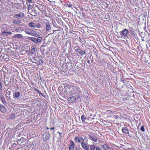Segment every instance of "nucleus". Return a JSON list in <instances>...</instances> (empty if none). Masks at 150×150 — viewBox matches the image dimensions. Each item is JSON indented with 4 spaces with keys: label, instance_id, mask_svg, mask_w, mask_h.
Segmentation results:
<instances>
[{
    "label": "nucleus",
    "instance_id": "46",
    "mask_svg": "<svg viewBox=\"0 0 150 150\" xmlns=\"http://www.w3.org/2000/svg\"><path fill=\"white\" fill-rule=\"evenodd\" d=\"M71 6H68V7H71Z\"/></svg>",
    "mask_w": 150,
    "mask_h": 150
},
{
    "label": "nucleus",
    "instance_id": "21",
    "mask_svg": "<svg viewBox=\"0 0 150 150\" xmlns=\"http://www.w3.org/2000/svg\"><path fill=\"white\" fill-rule=\"evenodd\" d=\"M21 23V21L20 19L16 20L13 21V23L15 24H19Z\"/></svg>",
    "mask_w": 150,
    "mask_h": 150
},
{
    "label": "nucleus",
    "instance_id": "11",
    "mask_svg": "<svg viewBox=\"0 0 150 150\" xmlns=\"http://www.w3.org/2000/svg\"><path fill=\"white\" fill-rule=\"evenodd\" d=\"M76 100V98L74 96L71 97L67 99V101L69 103H73Z\"/></svg>",
    "mask_w": 150,
    "mask_h": 150
},
{
    "label": "nucleus",
    "instance_id": "33",
    "mask_svg": "<svg viewBox=\"0 0 150 150\" xmlns=\"http://www.w3.org/2000/svg\"><path fill=\"white\" fill-rule=\"evenodd\" d=\"M26 3L28 4V3H32L33 1V0H26Z\"/></svg>",
    "mask_w": 150,
    "mask_h": 150
},
{
    "label": "nucleus",
    "instance_id": "16",
    "mask_svg": "<svg viewBox=\"0 0 150 150\" xmlns=\"http://www.w3.org/2000/svg\"><path fill=\"white\" fill-rule=\"evenodd\" d=\"M35 6L39 10L41 11L43 10V5L41 4H39L38 5H35Z\"/></svg>",
    "mask_w": 150,
    "mask_h": 150
},
{
    "label": "nucleus",
    "instance_id": "25",
    "mask_svg": "<svg viewBox=\"0 0 150 150\" xmlns=\"http://www.w3.org/2000/svg\"><path fill=\"white\" fill-rule=\"evenodd\" d=\"M27 4L28 6L27 9L28 10L31 9L33 8V5L31 4V3H29V4L28 3Z\"/></svg>",
    "mask_w": 150,
    "mask_h": 150
},
{
    "label": "nucleus",
    "instance_id": "45",
    "mask_svg": "<svg viewBox=\"0 0 150 150\" xmlns=\"http://www.w3.org/2000/svg\"><path fill=\"white\" fill-rule=\"evenodd\" d=\"M87 62H89V61L88 60V61H87Z\"/></svg>",
    "mask_w": 150,
    "mask_h": 150
},
{
    "label": "nucleus",
    "instance_id": "18",
    "mask_svg": "<svg viewBox=\"0 0 150 150\" xmlns=\"http://www.w3.org/2000/svg\"><path fill=\"white\" fill-rule=\"evenodd\" d=\"M130 34H131V35L133 37L136 38L137 36V34L135 33V32L134 31L132 30H130Z\"/></svg>",
    "mask_w": 150,
    "mask_h": 150
},
{
    "label": "nucleus",
    "instance_id": "12",
    "mask_svg": "<svg viewBox=\"0 0 150 150\" xmlns=\"http://www.w3.org/2000/svg\"><path fill=\"white\" fill-rule=\"evenodd\" d=\"M88 137L90 138V139L95 142H96L97 141V137L95 136V135H93L92 134H89L88 135Z\"/></svg>",
    "mask_w": 150,
    "mask_h": 150
},
{
    "label": "nucleus",
    "instance_id": "20",
    "mask_svg": "<svg viewBox=\"0 0 150 150\" xmlns=\"http://www.w3.org/2000/svg\"><path fill=\"white\" fill-rule=\"evenodd\" d=\"M7 30H5L3 32H2V35H4L7 36L8 34L11 35L12 33L11 32L7 31Z\"/></svg>",
    "mask_w": 150,
    "mask_h": 150
},
{
    "label": "nucleus",
    "instance_id": "15",
    "mask_svg": "<svg viewBox=\"0 0 150 150\" xmlns=\"http://www.w3.org/2000/svg\"><path fill=\"white\" fill-rule=\"evenodd\" d=\"M0 110L1 112L4 113L6 111V108L5 106L1 104H0Z\"/></svg>",
    "mask_w": 150,
    "mask_h": 150
},
{
    "label": "nucleus",
    "instance_id": "17",
    "mask_svg": "<svg viewBox=\"0 0 150 150\" xmlns=\"http://www.w3.org/2000/svg\"><path fill=\"white\" fill-rule=\"evenodd\" d=\"M102 147L104 149V150L107 149H110L111 148H112L109 146H108V145H107L106 144H104L102 145Z\"/></svg>",
    "mask_w": 150,
    "mask_h": 150
},
{
    "label": "nucleus",
    "instance_id": "9",
    "mask_svg": "<svg viewBox=\"0 0 150 150\" xmlns=\"http://www.w3.org/2000/svg\"><path fill=\"white\" fill-rule=\"evenodd\" d=\"M50 134L48 132H45L43 134V137L44 141L46 142L49 139Z\"/></svg>",
    "mask_w": 150,
    "mask_h": 150
},
{
    "label": "nucleus",
    "instance_id": "4",
    "mask_svg": "<svg viewBox=\"0 0 150 150\" xmlns=\"http://www.w3.org/2000/svg\"><path fill=\"white\" fill-rule=\"evenodd\" d=\"M28 25L32 28H40L41 26V25L39 23L36 24L32 22L29 23L28 24Z\"/></svg>",
    "mask_w": 150,
    "mask_h": 150
},
{
    "label": "nucleus",
    "instance_id": "48",
    "mask_svg": "<svg viewBox=\"0 0 150 150\" xmlns=\"http://www.w3.org/2000/svg\"><path fill=\"white\" fill-rule=\"evenodd\" d=\"M66 5H68V4H67Z\"/></svg>",
    "mask_w": 150,
    "mask_h": 150
},
{
    "label": "nucleus",
    "instance_id": "13",
    "mask_svg": "<svg viewBox=\"0 0 150 150\" xmlns=\"http://www.w3.org/2000/svg\"><path fill=\"white\" fill-rule=\"evenodd\" d=\"M122 130L123 133L128 134H129V130L126 127H122Z\"/></svg>",
    "mask_w": 150,
    "mask_h": 150
},
{
    "label": "nucleus",
    "instance_id": "2",
    "mask_svg": "<svg viewBox=\"0 0 150 150\" xmlns=\"http://www.w3.org/2000/svg\"><path fill=\"white\" fill-rule=\"evenodd\" d=\"M70 91L69 92V94L70 95H73L77 93L78 91V88L74 85L71 86L69 88Z\"/></svg>",
    "mask_w": 150,
    "mask_h": 150
},
{
    "label": "nucleus",
    "instance_id": "37",
    "mask_svg": "<svg viewBox=\"0 0 150 150\" xmlns=\"http://www.w3.org/2000/svg\"><path fill=\"white\" fill-rule=\"evenodd\" d=\"M59 31V30H53V33H51L50 34H49V35H50V34H52L54 33V32H55V31Z\"/></svg>",
    "mask_w": 150,
    "mask_h": 150
},
{
    "label": "nucleus",
    "instance_id": "32",
    "mask_svg": "<svg viewBox=\"0 0 150 150\" xmlns=\"http://www.w3.org/2000/svg\"><path fill=\"white\" fill-rule=\"evenodd\" d=\"M3 88L2 85L1 83L0 82V92H3Z\"/></svg>",
    "mask_w": 150,
    "mask_h": 150
},
{
    "label": "nucleus",
    "instance_id": "22",
    "mask_svg": "<svg viewBox=\"0 0 150 150\" xmlns=\"http://www.w3.org/2000/svg\"><path fill=\"white\" fill-rule=\"evenodd\" d=\"M13 37L15 38H22L23 37V35L21 34H15L13 35Z\"/></svg>",
    "mask_w": 150,
    "mask_h": 150
},
{
    "label": "nucleus",
    "instance_id": "49",
    "mask_svg": "<svg viewBox=\"0 0 150 150\" xmlns=\"http://www.w3.org/2000/svg\"><path fill=\"white\" fill-rule=\"evenodd\" d=\"M13 115H15V114H13Z\"/></svg>",
    "mask_w": 150,
    "mask_h": 150
},
{
    "label": "nucleus",
    "instance_id": "27",
    "mask_svg": "<svg viewBox=\"0 0 150 150\" xmlns=\"http://www.w3.org/2000/svg\"><path fill=\"white\" fill-rule=\"evenodd\" d=\"M61 131L63 132H60L59 131H58L57 133H58L59 134V136L60 137H62V133L64 132V130H63V128L62 127H61Z\"/></svg>",
    "mask_w": 150,
    "mask_h": 150
},
{
    "label": "nucleus",
    "instance_id": "10",
    "mask_svg": "<svg viewBox=\"0 0 150 150\" xmlns=\"http://www.w3.org/2000/svg\"><path fill=\"white\" fill-rule=\"evenodd\" d=\"M24 16V13H22L16 14L14 15L13 17L16 18L18 19H20L21 18H23Z\"/></svg>",
    "mask_w": 150,
    "mask_h": 150
},
{
    "label": "nucleus",
    "instance_id": "6",
    "mask_svg": "<svg viewBox=\"0 0 150 150\" xmlns=\"http://www.w3.org/2000/svg\"><path fill=\"white\" fill-rule=\"evenodd\" d=\"M76 52H77V54L78 56L81 55L82 56L86 54V52L81 50L79 48H78L75 50Z\"/></svg>",
    "mask_w": 150,
    "mask_h": 150
},
{
    "label": "nucleus",
    "instance_id": "23",
    "mask_svg": "<svg viewBox=\"0 0 150 150\" xmlns=\"http://www.w3.org/2000/svg\"><path fill=\"white\" fill-rule=\"evenodd\" d=\"M33 89L34 90H35V91H36L39 94H40L42 96L44 97L45 96L44 95V94L41 93V91H39V90H38V89H37L36 88H35V87H34L33 88Z\"/></svg>",
    "mask_w": 150,
    "mask_h": 150
},
{
    "label": "nucleus",
    "instance_id": "14",
    "mask_svg": "<svg viewBox=\"0 0 150 150\" xmlns=\"http://www.w3.org/2000/svg\"><path fill=\"white\" fill-rule=\"evenodd\" d=\"M74 142L71 140L70 142V145L69 147V150H74Z\"/></svg>",
    "mask_w": 150,
    "mask_h": 150
},
{
    "label": "nucleus",
    "instance_id": "39",
    "mask_svg": "<svg viewBox=\"0 0 150 150\" xmlns=\"http://www.w3.org/2000/svg\"><path fill=\"white\" fill-rule=\"evenodd\" d=\"M96 150H101V149L99 147H96Z\"/></svg>",
    "mask_w": 150,
    "mask_h": 150
},
{
    "label": "nucleus",
    "instance_id": "5",
    "mask_svg": "<svg viewBox=\"0 0 150 150\" xmlns=\"http://www.w3.org/2000/svg\"><path fill=\"white\" fill-rule=\"evenodd\" d=\"M74 141L76 142H79L81 144L83 142H84V139L82 137L76 136L75 137Z\"/></svg>",
    "mask_w": 150,
    "mask_h": 150
},
{
    "label": "nucleus",
    "instance_id": "42",
    "mask_svg": "<svg viewBox=\"0 0 150 150\" xmlns=\"http://www.w3.org/2000/svg\"><path fill=\"white\" fill-rule=\"evenodd\" d=\"M112 145H113L114 146H117V147H118V146H116V145H115V144H112Z\"/></svg>",
    "mask_w": 150,
    "mask_h": 150
},
{
    "label": "nucleus",
    "instance_id": "44",
    "mask_svg": "<svg viewBox=\"0 0 150 150\" xmlns=\"http://www.w3.org/2000/svg\"><path fill=\"white\" fill-rule=\"evenodd\" d=\"M46 129H49V128H48V127H46Z\"/></svg>",
    "mask_w": 150,
    "mask_h": 150
},
{
    "label": "nucleus",
    "instance_id": "30",
    "mask_svg": "<svg viewBox=\"0 0 150 150\" xmlns=\"http://www.w3.org/2000/svg\"><path fill=\"white\" fill-rule=\"evenodd\" d=\"M42 38L41 37H39L37 39V43H40L42 41Z\"/></svg>",
    "mask_w": 150,
    "mask_h": 150
},
{
    "label": "nucleus",
    "instance_id": "29",
    "mask_svg": "<svg viewBox=\"0 0 150 150\" xmlns=\"http://www.w3.org/2000/svg\"><path fill=\"white\" fill-rule=\"evenodd\" d=\"M81 118L82 121L83 122H84L85 120H86V117L85 115H83L81 117Z\"/></svg>",
    "mask_w": 150,
    "mask_h": 150
},
{
    "label": "nucleus",
    "instance_id": "19",
    "mask_svg": "<svg viewBox=\"0 0 150 150\" xmlns=\"http://www.w3.org/2000/svg\"><path fill=\"white\" fill-rule=\"evenodd\" d=\"M6 97L7 98H11V97L10 95H11V92L10 90L8 89H7L6 91Z\"/></svg>",
    "mask_w": 150,
    "mask_h": 150
},
{
    "label": "nucleus",
    "instance_id": "41",
    "mask_svg": "<svg viewBox=\"0 0 150 150\" xmlns=\"http://www.w3.org/2000/svg\"><path fill=\"white\" fill-rule=\"evenodd\" d=\"M26 33L28 34H30V35L31 33L30 32H29V31H27L26 32Z\"/></svg>",
    "mask_w": 150,
    "mask_h": 150
},
{
    "label": "nucleus",
    "instance_id": "43",
    "mask_svg": "<svg viewBox=\"0 0 150 150\" xmlns=\"http://www.w3.org/2000/svg\"><path fill=\"white\" fill-rule=\"evenodd\" d=\"M40 60L41 61V62H43V61L42 60V59H40Z\"/></svg>",
    "mask_w": 150,
    "mask_h": 150
},
{
    "label": "nucleus",
    "instance_id": "8",
    "mask_svg": "<svg viewBox=\"0 0 150 150\" xmlns=\"http://www.w3.org/2000/svg\"><path fill=\"white\" fill-rule=\"evenodd\" d=\"M81 146L83 148L84 150H88L89 149V145L85 142H83L82 143H81Z\"/></svg>",
    "mask_w": 150,
    "mask_h": 150
},
{
    "label": "nucleus",
    "instance_id": "24",
    "mask_svg": "<svg viewBox=\"0 0 150 150\" xmlns=\"http://www.w3.org/2000/svg\"><path fill=\"white\" fill-rule=\"evenodd\" d=\"M90 149L91 150H94L96 148V146L94 144V143L93 142V144L89 145Z\"/></svg>",
    "mask_w": 150,
    "mask_h": 150
},
{
    "label": "nucleus",
    "instance_id": "36",
    "mask_svg": "<svg viewBox=\"0 0 150 150\" xmlns=\"http://www.w3.org/2000/svg\"><path fill=\"white\" fill-rule=\"evenodd\" d=\"M124 150H133L132 148H128L127 149L125 148H123Z\"/></svg>",
    "mask_w": 150,
    "mask_h": 150
},
{
    "label": "nucleus",
    "instance_id": "40",
    "mask_svg": "<svg viewBox=\"0 0 150 150\" xmlns=\"http://www.w3.org/2000/svg\"><path fill=\"white\" fill-rule=\"evenodd\" d=\"M50 129L51 130H54V127H53L52 128H50Z\"/></svg>",
    "mask_w": 150,
    "mask_h": 150
},
{
    "label": "nucleus",
    "instance_id": "47",
    "mask_svg": "<svg viewBox=\"0 0 150 150\" xmlns=\"http://www.w3.org/2000/svg\"><path fill=\"white\" fill-rule=\"evenodd\" d=\"M4 25H6V26H7V25H6V24H4Z\"/></svg>",
    "mask_w": 150,
    "mask_h": 150
},
{
    "label": "nucleus",
    "instance_id": "26",
    "mask_svg": "<svg viewBox=\"0 0 150 150\" xmlns=\"http://www.w3.org/2000/svg\"><path fill=\"white\" fill-rule=\"evenodd\" d=\"M31 50L30 51V52H29L30 54H33L34 53V52H35V48L34 46H32L31 47Z\"/></svg>",
    "mask_w": 150,
    "mask_h": 150
},
{
    "label": "nucleus",
    "instance_id": "34",
    "mask_svg": "<svg viewBox=\"0 0 150 150\" xmlns=\"http://www.w3.org/2000/svg\"><path fill=\"white\" fill-rule=\"evenodd\" d=\"M142 132H144L145 131V129L144 128V126L142 125L140 128Z\"/></svg>",
    "mask_w": 150,
    "mask_h": 150
},
{
    "label": "nucleus",
    "instance_id": "38",
    "mask_svg": "<svg viewBox=\"0 0 150 150\" xmlns=\"http://www.w3.org/2000/svg\"><path fill=\"white\" fill-rule=\"evenodd\" d=\"M107 112L109 113H111L112 114L113 113L110 110H108L107 111Z\"/></svg>",
    "mask_w": 150,
    "mask_h": 150
},
{
    "label": "nucleus",
    "instance_id": "35",
    "mask_svg": "<svg viewBox=\"0 0 150 150\" xmlns=\"http://www.w3.org/2000/svg\"><path fill=\"white\" fill-rule=\"evenodd\" d=\"M20 28H16L15 29V30L16 32H19V31Z\"/></svg>",
    "mask_w": 150,
    "mask_h": 150
},
{
    "label": "nucleus",
    "instance_id": "28",
    "mask_svg": "<svg viewBox=\"0 0 150 150\" xmlns=\"http://www.w3.org/2000/svg\"><path fill=\"white\" fill-rule=\"evenodd\" d=\"M20 96V93L19 92H16L15 93V96L16 98H18Z\"/></svg>",
    "mask_w": 150,
    "mask_h": 150
},
{
    "label": "nucleus",
    "instance_id": "1",
    "mask_svg": "<svg viewBox=\"0 0 150 150\" xmlns=\"http://www.w3.org/2000/svg\"><path fill=\"white\" fill-rule=\"evenodd\" d=\"M43 22L45 25V30L46 31H49L51 30V23L49 21L46 19H45L43 21Z\"/></svg>",
    "mask_w": 150,
    "mask_h": 150
},
{
    "label": "nucleus",
    "instance_id": "31",
    "mask_svg": "<svg viewBox=\"0 0 150 150\" xmlns=\"http://www.w3.org/2000/svg\"><path fill=\"white\" fill-rule=\"evenodd\" d=\"M30 40L35 42V43H37V39L34 37H31L30 38Z\"/></svg>",
    "mask_w": 150,
    "mask_h": 150
},
{
    "label": "nucleus",
    "instance_id": "7",
    "mask_svg": "<svg viewBox=\"0 0 150 150\" xmlns=\"http://www.w3.org/2000/svg\"><path fill=\"white\" fill-rule=\"evenodd\" d=\"M0 99L2 103L4 105H6V101L3 92H0Z\"/></svg>",
    "mask_w": 150,
    "mask_h": 150
},
{
    "label": "nucleus",
    "instance_id": "3",
    "mask_svg": "<svg viewBox=\"0 0 150 150\" xmlns=\"http://www.w3.org/2000/svg\"><path fill=\"white\" fill-rule=\"evenodd\" d=\"M129 33V31L127 29H125L121 31L120 32V33L121 36H117L118 38L121 37L122 38L127 37V36Z\"/></svg>",
    "mask_w": 150,
    "mask_h": 150
}]
</instances>
